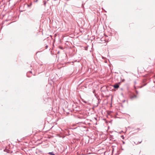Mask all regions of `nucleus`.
I'll return each instance as SVG.
<instances>
[{"label": "nucleus", "mask_w": 155, "mask_h": 155, "mask_svg": "<svg viewBox=\"0 0 155 155\" xmlns=\"http://www.w3.org/2000/svg\"><path fill=\"white\" fill-rule=\"evenodd\" d=\"M119 85L117 84H115L114 85V87L115 88H117L119 87Z\"/></svg>", "instance_id": "1"}, {"label": "nucleus", "mask_w": 155, "mask_h": 155, "mask_svg": "<svg viewBox=\"0 0 155 155\" xmlns=\"http://www.w3.org/2000/svg\"><path fill=\"white\" fill-rule=\"evenodd\" d=\"M136 97H137V96L135 95H134V96L131 97L130 98L131 99H133V98H136Z\"/></svg>", "instance_id": "2"}, {"label": "nucleus", "mask_w": 155, "mask_h": 155, "mask_svg": "<svg viewBox=\"0 0 155 155\" xmlns=\"http://www.w3.org/2000/svg\"><path fill=\"white\" fill-rule=\"evenodd\" d=\"M48 154L50 155H55V154H54L53 152H49Z\"/></svg>", "instance_id": "3"}, {"label": "nucleus", "mask_w": 155, "mask_h": 155, "mask_svg": "<svg viewBox=\"0 0 155 155\" xmlns=\"http://www.w3.org/2000/svg\"><path fill=\"white\" fill-rule=\"evenodd\" d=\"M101 42H104L105 41V40H104V38H102L101 39Z\"/></svg>", "instance_id": "4"}, {"label": "nucleus", "mask_w": 155, "mask_h": 155, "mask_svg": "<svg viewBox=\"0 0 155 155\" xmlns=\"http://www.w3.org/2000/svg\"><path fill=\"white\" fill-rule=\"evenodd\" d=\"M82 101L85 104H87L88 102L85 101L83 99H82Z\"/></svg>", "instance_id": "5"}, {"label": "nucleus", "mask_w": 155, "mask_h": 155, "mask_svg": "<svg viewBox=\"0 0 155 155\" xmlns=\"http://www.w3.org/2000/svg\"><path fill=\"white\" fill-rule=\"evenodd\" d=\"M121 137L123 139H124V137L123 135H121Z\"/></svg>", "instance_id": "6"}, {"label": "nucleus", "mask_w": 155, "mask_h": 155, "mask_svg": "<svg viewBox=\"0 0 155 155\" xmlns=\"http://www.w3.org/2000/svg\"><path fill=\"white\" fill-rule=\"evenodd\" d=\"M122 142L123 143V144H125V143L124 141H122Z\"/></svg>", "instance_id": "7"}, {"label": "nucleus", "mask_w": 155, "mask_h": 155, "mask_svg": "<svg viewBox=\"0 0 155 155\" xmlns=\"http://www.w3.org/2000/svg\"><path fill=\"white\" fill-rule=\"evenodd\" d=\"M136 93L137 94L138 93V91H136Z\"/></svg>", "instance_id": "8"}, {"label": "nucleus", "mask_w": 155, "mask_h": 155, "mask_svg": "<svg viewBox=\"0 0 155 155\" xmlns=\"http://www.w3.org/2000/svg\"><path fill=\"white\" fill-rule=\"evenodd\" d=\"M48 45H46V48L47 49V48H48Z\"/></svg>", "instance_id": "9"}, {"label": "nucleus", "mask_w": 155, "mask_h": 155, "mask_svg": "<svg viewBox=\"0 0 155 155\" xmlns=\"http://www.w3.org/2000/svg\"><path fill=\"white\" fill-rule=\"evenodd\" d=\"M100 103L99 102H98V103H97V105H98V104Z\"/></svg>", "instance_id": "10"}, {"label": "nucleus", "mask_w": 155, "mask_h": 155, "mask_svg": "<svg viewBox=\"0 0 155 155\" xmlns=\"http://www.w3.org/2000/svg\"><path fill=\"white\" fill-rule=\"evenodd\" d=\"M29 72H30V73H31V72H31V71H29Z\"/></svg>", "instance_id": "11"}, {"label": "nucleus", "mask_w": 155, "mask_h": 155, "mask_svg": "<svg viewBox=\"0 0 155 155\" xmlns=\"http://www.w3.org/2000/svg\"><path fill=\"white\" fill-rule=\"evenodd\" d=\"M143 86H140V88H141V87H143Z\"/></svg>", "instance_id": "12"}, {"label": "nucleus", "mask_w": 155, "mask_h": 155, "mask_svg": "<svg viewBox=\"0 0 155 155\" xmlns=\"http://www.w3.org/2000/svg\"><path fill=\"white\" fill-rule=\"evenodd\" d=\"M141 142H142V141H140V142H139V143H140Z\"/></svg>", "instance_id": "13"}]
</instances>
